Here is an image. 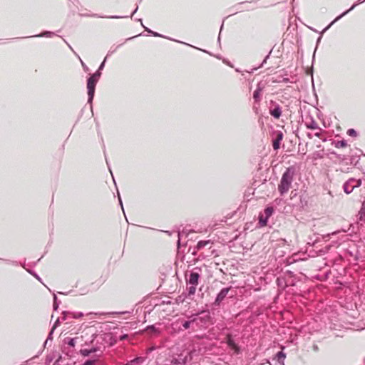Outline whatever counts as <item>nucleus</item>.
Instances as JSON below:
<instances>
[{"label": "nucleus", "instance_id": "1", "mask_svg": "<svg viewBox=\"0 0 365 365\" xmlns=\"http://www.w3.org/2000/svg\"><path fill=\"white\" fill-rule=\"evenodd\" d=\"M107 57H106L103 61L99 66L98 70L91 75L87 80V90H88V103L92 104L95 90L96 84L101 76V71L104 68L106 61Z\"/></svg>", "mask_w": 365, "mask_h": 365}, {"label": "nucleus", "instance_id": "2", "mask_svg": "<svg viewBox=\"0 0 365 365\" xmlns=\"http://www.w3.org/2000/svg\"><path fill=\"white\" fill-rule=\"evenodd\" d=\"M295 172V168L294 166H290L287 168L282 174L280 183L278 185V190L281 195H284L289 191L293 182Z\"/></svg>", "mask_w": 365, "mask_h": 365}, {"label": "nucleus", "instance_id": "3", "mask_svg": "<svg viewBox=\"0 0 365 365\" xmlns=\"http://www.w3.org/2000/svg\"><path fill=\"white\" fill-rule=\"evenodd\" d=\"M200 268L196 267L190 272L185 274L186 283L189 285L187 287L189 296L193 295L195 293L196 287L199 283V279L200 277Z\"/></svg>", "mask_w": 365, "mask_h": 365}, {"label": "nucleus", "instance_id": "4", "mask_svg": "<svg viewBox=\"0 0 365 365\" xmlns=\"http://www.w3.org/2000/svg\"><path fill=\"white\" fill-rule=\"evenodd\" d=\"M197 328L207 324L211 320V316L208 311H202L200 313L193 314Z\"/></svg>", "mask_w": 365, "mask_h": 365}, {"label": "nucleus", "instance_id": "5", "mask_svg": "<svg viewBox=\"0 0 365 365\" xmlns=\"http://www.w3.org/2000/svg\"><path fill=\"white\" fill-rule=\"evenodd\" d=\"M361 180L360 179L349 178L343 185V190L346 194H350L354 188L360 187Z\"/></svg>", "mask_w": 365, "mask_h": 365}, {"label": "nucleus", "instance_id": "6", "mask_svg": "<svg viewBox=\"0 0 365 365\" xmlns=\"http://www.w3.org/2000/svg\"><path fill=\"white\" fill-rule=\"evenodd\" d=\"M181 327L180 329L186 330L190 328H192L193 331L196 330L197 327H196V321L195 319L194 315L192 314L188 317V320H181Z\"/></svg>", "mask_w": 365, "mask_h": 365}, {"label": "nucleus", "instance_id": "7", "mask_svg": "<svg viewBox=\"0 0 365 365\" xmlns=\"http://www.w3.org/2000/svg\"><path fill=\"white\" fill-rule=\"evenodd\" d=\"M272 106L269 108V114L275 119H279L282 115V108L274 101H270Z\"/></svg>", "mask_w": 365, "mask_h": 365}, {"label": "nucleus", "instance_id": "8", "mask_svg": "<svg viewBox=\"0 0 365 365\" xmlns=\"http://www.w3.org/2000/svg\"><path fill=\"white\" fill-rule=\"evenodd\" d=\"M346 232V230H338V231L332 232L331 234V235H332V236L341 235L340 237H338V239L336 241H334V240L332 241V243H333L332 245H336L337 246H339L341 243L348 241L349 240V235L344 234ZM329 236H330V235H327V237H329Z\"/></svg>", "mask_w": 365, "mask_h": 365}, {"label": "nucleus", "instance_id": "9", "mask_svg": "<svg viewBox=\"0 0 365 365\" xmlns=\"http://www.w3.org/2000/svg\"><path fill=\"white\" fill-rule=\"evenodd\" d=\"M103 351V346H98L97 344H93L90 349H81L80 350V354L83 356H88L91 354H94L97 352L102 353Z\"/></svg>", "mask_w": 365, "mask_h": 365}, {"label": "nucleus", "instance_id": "10", "mask_svg": "<svg viewBox=\"0 0 365 365\" xmlns=\"http://www.w3.org/2000/svg\"><path fill=\"white\" fill-rule=\"evenodd\" d=\"M274 212V209L272 207H267L264 210V214L259 215V224L260 226H265L267 222L268 218L272 215Z\"/></svg>", "mask_w": 365, "mask_h": 365}, {"label": "nucleus", "instance_id": "11", "mask_svg": "<svg viewBox=\"0 0 365 365\" xmlns=\"http://www.w3.org/2000/svg\"><path fill=\"white\" fill-rule=\"evenodd\" d=\"M365 1V0H358L355 4H354L349 9L346 10V11L343 12L341 14L338 16L333 21H331L326 28L324 29V31L328 30L331 25H333L335 22L339 21L341 18H342L344 16L347 14L349 11L353 10L358 4H362Z\"/></svg>", "mask_w": 365, "mask_h": 365}, {"label": "nucleus", "instance_id": "12", "mask_svg": "<svg viewBox=\"0 0 365 365\" xmlns=\"http://www.w3.org/2000/svg\"><path fill=\"white\" fill-rule=\"evenodd\" d=\"M230 287H225L220 290V292L217 294L216 299L215 300L214 304L215 306H219L220 303L225 299L227 297Z\"/></svg>", "mask_w": 365, "mask_h": 365}, {"label": "nucleus", "instance_id": "13", "mask_svg": "<svg viewBox=\"0 0 365 365\" xmlns=\"http://www.w3.org/2000/svg\"><path fill=\"white\" fill-rule=\"evenodd\" d=\"M106 334L97 335L92 341L93 344H97L98 346H103V350L106 348L107 341L106 339Z\"/></svg>", "mask_w": 365, "mask_h": 365}, {"label": "nucleus", "instance_id": "14", "mask_svg": "<svg viewBox=\"0 0 365 365\" xmlns=\"http://www.w3.org/2000/svg\"><path fill=\"white\" fill-rule=\"evenodd\" d=\"M305 126L308 129L315 130V128H319V125L315 121V120L309 116L306 118V121L304 122Z\"/></svg>", "mask_w": 365, "mask_h": 365}, {"label": "nucleus", "instance_id": "15", "mask_svg": "<svg viewBox=\"0 0 365 365\" xmlns=\"http://www.w3.org/2000/svg\"><path fill=\"white\" fill-rule=\"evenodd\" d=\"M226 343L228 345L229 347L234 349L236 352H238L239 351V346L235 342V341L232 339L231 334H227L226 336Z\"/></svg>", "mask_w": 365, "mask_h": 365}, {"label": "nucleus", "instance_id": "16", "mask_svg": "<svg viewBox=\"0 0 365 365\" xmlns=\"http://www.w3.org/2000/svg\"><path fill=\"white\" fill-rule=\"evenodd\" d=\"M283 138V133L281 131H277L276 134V138L273 140L272 146L274 150H278L279 148L280 142Z\"/></svg>", "mask_w": 365, "mask_h": 365}, {"label": "nucleus", "instance_id": "17", "mask_svg": "<svg viewBox=\"0 0 365 365\" xmlns=\"http://www.w3.org/2000/svg\"><path fill=\"white\" fill-rule=\"evenodd\" d=\"M63 317H61L63 321H65L67 318V315H71L73 319H78L83 316V313L82 312H63Z\"/></svg>", "mask_w": 365, "mask_h": 365}, {"label": "nucleus", "instance_id": "18", "mask_svg": "<svg viewBox=\"0 0 365 365\" xmlns=\"http://www.w3.org/2000/svg\"><path fill=\"white\" fill-rule=\"evenodd\" d=\"M145 330L147 331H148L151 334H159L160 332L159 328L156 327L155 324L148 326L146 327Z\"/></svg>", "mask_w": 365, "mask_h": 365}, {"label": "nucleus", "instance_id": "19", "mask_svg": "<svg viewBox=\"0 0 365 365\" xmlns=\"http://www.w3.org/2000/svg\"><path fill=\"white\" fill-rule=\"evenodd\" d=\"M55 35L54 32L46 31L39 34L31 36V37H47L51 38Z\"/></svg>", "mask_w": 365, "mask_h": 365}, {"label": "nucleus", "instance_id": "20", "mask_svg": "<svg viewBox=\"0 0 365 365\" xmlns=\"http://www.w3.org/2000/svg\"><path fill=\"white\" fill-rule=\"evenodd\" d=\"M332 145H334V147H336L337 148H341L346 147L347 145V143L345 140H334V141H333Z\"/></svg>", "mask_w": 365, "mask_h": 365}, {"label": "nucleus", "instance_id": "21", "mask_svg": "<svg viewBox=\"0 0 365 365\" xmlns=\"http://www.w3.org/2000/svg\"><path fill=\"white\" fill-rule=\"evenodd\" d=\"M77 340H78V337H75V338H66L64 339V342H65V344H67L69 346L74 347Z\"/></svg>", "mask_w": 365, "mask_h": 365}, {"label": "nucleus", "instance_id": "22", "mask_svg": "<svg viewBox=\"0 0 365 365\" xmlns=\"http://www.w3.org/2000/svg\"><path fill=\"white\" fill-rule=\"evenodd\" d=\"M276 357L277 359V361L278 362L282 364V365H284V359L286 358V354L285 353H284L282 351H279L277 354H276Z\"/></svg>", "mask_w": 365, "mask_h": 365}, {"label": "nucleus", "instance_id": "23", "mask_svg": "<svg viewBox=\"0 0 365 365\" xmlns=\"http://www.w3.org/2000/svg\"><path fill=\"white\" fill-rule=\"evenodd\" d=\"M272 50H270V51L268 53V54L265 56L264 59L263 60V61L262 62V63L258 66V67H256V68H253L251 71H247L248 73H252L254 71H256L259 68H261L266 63H267V59L269 58V56L272 53Z\"/></svg>", "mask_w": 365, "mask_h": 365}, {"label": "nucleus", "instance_id": "24", "mask_svg": "<svg viewBox=\"0 0 365 365\" xmlns=\"http://www.w3.org/2000/svg\"><path fill=\"white\" fill-rule=\"evenodd\" d=\"M261 91L255 90L253 93V98L255 103H259L261 101Z\"/></svg>", "mask_w": 365, "mask_h": 365}, {"label": "nucleus", "instance_id": "25", "mask_svg": "<svg viewBox=\"0 0 365 365\" xmlns=\"http://www.w3.org/2000/svg\"><path fill=\"white\" fill-rule=\"evenodd\" d=\"M91 16L98 17V18H110V19H120V18H127L128 16H101L98 14H92Z\"/></svg>", "mask_w": 365, "mask_h": 365}, {"label": "nucleus", "instance_id": "26", "mask_svg": "<svg viewBox=\"0 0 365 365\" xmlns=\"http://www.w3.org/2000/svg\"><path fill=\"white\" fill-rule=\"evenodd\" d=\"M267 82L264 81H260L257 84L256 90L262 91L267 86Z\"/></svg>", "mask_w": 365, "mask_h": 365}, {"label": "nucleus", "instance_id": "27", "mask_svg": "<svg viewBox=\"0 0 365 365\" xmlns=\"http://www.w3.org/2000/svg\"><path fill=\"white\" fill-rule=\"evenodd\" d=\"M145 361V357L138 356L133 359L130 362L132 364H141Z\"/></svg>", "mask_w": 365, "mask_h": 365}, {"label": "nucleus", "instance_id": "28", "mask_svg": "<svg viewBox=\"0 0 365 365\" xmlns=\"http://www.w3.org/2000/svg\"><path fill=\"white\" fill-rule=\"evenodd\" d=\"M207 244H209V241H203V240L199 241L197 244V248L198 250H200V249L203 248L204 247H205Z\"/></svg>", "mask_w": 365, "mask_h": 365}, {"label": "nucleus", "instance_id": "29", "mask_svg": "<svg viewBox=\"0 0 365 365\" xmlns=\"http://www.w3.org/2000/svg\"><path fill=\"white\" fill-rule=\"evenodd\" d=\"M59 304H60V302L58 301V298H57L56 295L54 294H53V304L54 310L58 309Z\"/></svg>", "mask_w": 365, "mask_h": 365}, {"label": "nucleus", "instance_id": "30", "mask_svg": "<svg viewBox=\"0 0 365 365\" xmlns=\"http://www.w3.org/2000/svg\"><path fill=\"white\" fill-rule=\"evenodd\" d=\"M360 214V220H362L364 217H365V201L362 204V207L359 212Z\"/></svg>", "mask_w": 365, "mask_h": 365}, {"label": "nucleus", "instance_id": "31", "mask_svg": "<svg viewBox=\"0 0 365 365\" xmlns=\"http://www.w3.org/2000/svg\"><path fill=\"white\" fill-rule=\"evenodd\" d=\"M331 154L335 155L336 157L341 161L348 160V158L345 155L337 154L335 152L331 153Z\"/></svg>", "mask_w": 365, "mask_h": 365}, {"label": "nucleus", "instance_id": "32", "mask_svg": "<svg viewBox=\"0 0 365 365\" xmlns=\"http://www.w3.org/2000/svg\"><path fill=\"white\" fill-rule=\"evenodd\" d=\"M273 82L274 83H282V82L288 83V82H289V79L288 78L279 77L277 79L273 80Z\"/></svg>", "mask_w": 365, "mask_h": 365}, {"label": "nucleus", "instance_id": "33", "mask_svg": "<svg viewBox=\"0 0 365 365\" xmlns=\"http://www.w3.org/2000/svg\"><path fill=\"white\" fill-rule=\"evenodd\" d=\"M347 134L349 135V136H352V137H356L357 136V132L353 129V128H350L347 130Z\"/></svg>", "mask_w": 365, "mask_h": 365}, {"label": "nucleus", "instance_id": "34", "mask_svg": "<svg viewBox=\"0 0 365 365\" xmlns=\"http://www.w3.org/2000/svg\"><path fill=\"white\" fill-rule=\"evenodd\" d=\"M0 259L4 260L6 263L12 264V265H14V266H17L19 264V262L17 261H13V260H9V259H1V258H0Z\"/></svg>", "mask_w": 365, "mask_h": 365}, {"label": "nucleus", "instance_id": "35", "mask_svg": "<svg viewBox=\"0 0 365 365\" xmlns=\"http://www.w3.org/2000/svg\"><path fill=\"white\" fill-rule=\"evenodd\" d=\"M137 21H140V24H141L142 26L145 29V31H147L148 33H149V34H152V32H153V31H152V30H150V29H148V28L145 27V26L143 24V21H142V19H137Z\"/></svg>", "mask_w": 365, "mask_h": 365}, {"label": "nucleus", "instance_id": "36", "mask_svg": "<svg viewBox=\"0 0 365 365\" xmlns=\"http://www.w3.org/2000/svg\"><path fill=\"white\" fill-rule=\"evenodd\" d=\"M27 272H29L31 274H32L34 277H35L38 281H41L40 277L34 271L31 269H27Z\"/></svg>", "mask_w": 365, "mask_h": 365}, {"label": "nucleus", "instance_id": "37", "mask_svg": "<svg viewBox=\"0 0 365 365\" xmlns=\"http://www.w3.org/2000/svg\"><path fill=\"white\" fill-rule=\"evenodd\" d=\"M315 130H317V132H316L314 133V135L318 138H321L322 133V129L320 127H319V128H315Z\"/></svg>", "mask_w": 365, "mask_h": 365}, {"label": "nucleus", "instance_id": "38", "mask_svg": "<svg viewBox=\"0 0 365 365\" xmlns=\"http://www.w3.org/2000/svg\"><path fill=\"white\" fill-rule=\"evenodd\" d=\"M184 234H185V232L184 231V230H182V231H178V245H180V239H181L182 236Z\"/></svg>", "mask_w": 365, "mask_h": 365}, {"label": "nucleus", "instance_id": "39", "mask_svg": "<svg viewBox=\"0 0 365 365\" xmlns=\"http://www.w3.org/2000/svg\"><path fill=\"white\" fill-rule=\"evenodd\" d=\"M59 324H60V319H59V318H58V319H56V321L55 322V323H54V324H53V327H52L53 330H54V329H56V328L59 325Z\"/></svg>", "mask_w": 365, "mask_h": 365}, {"label": "nucleus", "instance_id": "40", "mask_svg": "<svg viewBox=\"0 0 365 365\" xmlns=\"http://www.w3.org/2000/svg\"><path fill=\"white\" fill-rule=\"evenodd\" d=\"M156 349V346H153L148 349H147L146 350V354H148L149 353L152 352L153 351L155 350Z\"/></svg>", "mask_w": 365, "mask_h": 365}, {"label": "nucleus", "instance_id": "41", "mask_svg": "<svg viewBox=\"0 0 365 365\" xmlns=\"http://www.w3.org/2000/svg\"><path fill=\"white\" fill-rule=\"evenodd\" d=\"M326 31H324V30L321 32L320 34V36L317 38V46L319 45V43H320V41L322 39V34L325 32Z\"/></svg>", "mask_w": 365, "mask_h": 365}, {"label": "nucleus", "instance_id": "42", "mask_svg": "<svg viewBox=\"0 0 365 365\" xmlns=\"http://www.w3.org/2000/svg\"><path fill=\"white\" fill-rule=\"evenodd\" d=\"M152 35H153V36H157V37H163V38H165V36H163V35H161V34H158V33H157V32H155V31H153V32H152Z\"/></svg>", "mask_w": 365, "mask_h": 365}, {"label": "nucleus", "instance_id": "43", "mask_svg": "<svg viewBox=\"0 0 365 365\" xmlns=\"http://www.w3.org/2000/svg\"><path fill=\"white\" fill-rule=\"evenodd\" d=\"M53 329H52L51 330V331L49 332V334H48V338H47V339H46V342H47V341H48V339H52V334H53Z\"/></svg>", "mask_w": 365, "mask_h": 365}, {"label": "nucleus", "instance_id": "44", "mask_svg": "<svg viewBox=\"0 0 365 365\" xmlns=\"http://www.w3.org/2000/svg\"><path fill=\"white\" fill-rule=\"evenodd\" d=\"M127 338H128V335H127V334H123V335H120V336H119V339H120V341H123V340H124V339H127Z\"/></svg>", "mask_w": 365, "mask_h": 365}, {"label": "nucleus", "instance_id": "45", "mask_svg": "<svg viewBox=\"0 0 365 365\" xmlns=\"http://www.w3.org/2000/svg\"><path fill=\"white\" fill-rule=\"evenodd\" d=\"M255 1H244V2H241L239 4V6L240 5H245V4H255Z\"/></svg>", "mask_w": 365, "mask_h": 365}, {"label": "nucleus", "instance_id": "46", "mask_svg": "<svg viewBox=\"0 0 365 365\" xmlns=\"http://www.w3.org/2000/svg\"><path fill=\"white\" fill-rule=\"evenodd\" d=\"M80 61H81V65H82L83 69L85 71H87L88 69V67L86 66V64L83 63V61L81 59H80Z\"/></svg>", "mask_w": 365, "mask_h": 365}, {"label": "nucleus", "instance_id": "47", "mask_svg": "<svg viewBox=\"0 0 365 365\" xmlns=\"http://www.w3.org/2000/svg\"><path fill=\"white\" fill-rule=\"evenodd\" d=\"M118 199H119L120 205V206H121V207H122V210H123V202H122V200H121V198H120V194H119V192H118Z\"/></svg>", "mask_w": 365, "mask_h": 365}, {"label": "nucleus", "instance_id": "48", "mask_svg": "<svg viewBox=\"0 0 365 365\" xmlns=\"http://www.w3.org/2000/svg\"><path fill=\"white\" fill-rule=\"evenodd\" d=\"M64 42L68 45V48L73 52L75 53V51H73V48L71 47V46L65 40L63 39Z\"/></svg>", "mask_w": 365, "mask_h": 365}, {"label": "nucleus", "instance_id": "49", "mask_svg": "<svg viewBox=\"0 0 365 365\" xmlns=\"http://www.w3.org/2000/svg\"><path fill=\"white\" fill-rule=\"evenodd\" d=\"M138 6H136V8L135 9V10H134V11L132 12V14H130V17H132V16L134 15V14H135V13H136V11H138Z\"/></svg>", "mask_w": 365, "mask_h": 365}, {"label": "nucleus", "instance_id": "50", "mask_svg": "<svg viewBox=\"0 0 365 365\" xmlns=\"http://www.w3.org/2000/svg\"><path fill=\"white\" fill-rule=\"evenodd\" d=\"M222 27H223V23H222V25H221L220 31H222ZM220 32H221V31H220ZM217 41H218V42H219V43H220V34H219V36H218V39H217Z\"/></svg>", "mask_w": 365, "mask_h": 365}, {"label": "nucleus", "instance_id": "51", "mask_svg": "<svg viewBox=\"0 0 365 365\" xmlns=\"http://www.w3.org/2000/svg\"><path fill=\"white\" fill-rule=\"evenodd\" d=\"M115 51V49H110L109 50L107 56H109V55H111L112 53H113Z\"/></svg>", "mask_w": 365, "mask_h": 365}, {"label": "nucleus", "instance_id": "52", "mask_svg": "<svg viewBox=\"0 0 365 365\" xmlns=\"http://www.w3.org/2000/svg\"><path fill=\"white\" fill-rule=\"evenodd\" d=\"M307 136L309 139H312V135L311 133H308L307 134Z\"/></svg>", "mask_w": 365, "mask_h": 365}, {"label": "nucleus", "instance_id": "53", "mask_svg": "<svg viewBox=\"0 0 365 365\" xmlns=\"http://www.w3.org/2000/svg\"><path fill=\"white\" fill-rule=\"evenodd\" d=\"M317 241H318V238L313 241L312 245H314Z\"/></svg>", "mask_w": 365, "mask_h": 365}, {"label": "nucleus", "instance_id": "54", "mask_svg": "<svg viewBox=\"0 0 365 365\" xmlns=\"http://www.w3.org/2000/svg\"><path fill=\"white\" fill-rule=\"evenodd\" d=\"M245 9H246V10H250V9H251V8H250V7H248V6H246V7H245Z\"/></svg>", "mask_w": 365, "mask_h": 365}, {"label": "nucleus", "instance_id": "55", "mask_svg": "<svg viewBox=\"0 0 365 365\" xmlns=\"http://www.w3.org/2000/svg\"><path fill=\"white\" fill-rule=\"evenodd\" d=\"M179 42H180V43H185H185H183V42H181V41H179ZM186 45H187V46H191V45H190L189 43H186Z\"/></svg>", "mask_w": 365, "mask_h": 365}, {"label": "nucleus", "instance_id": "56", "mask_svg": "<svg viewBox=\"0 0 365 365\" xmlns=\"http://www.w3.org/2000/svg\"><path fill=\"white\" fill-rule=\"evenodd\" d=\"M235 71H236L237 72H240V69H238V68H236V69H235Z\"/></svg>", "mask_w": 365, "mask_h": 365}, {"label": "nucleus", "instance_id": "57", "mask_svg": "<svg viewBox=\"0 0 365 365\" xmlns=\"http://www.w3.org/2000/svg\"><path fill=\"white\" fill-rule=\"evenodd\" d=\"M133 38V37H132V38H127V39H126V41L130 40V39H132Z\"/></svg>", "mask_w": 365, "mask_h": 365}, {"label": "nucleus", "instance_id": "58", "mask_svg": "<svg viewBox=\"0 0 365 365\" xmlns=\"http://www.w3.org/2000/svg\"><path fill=\"white\" fill-rule=\"evenodd\" d=\"M192 48H195V49H197V47L195 46H192Z\"/></svg>", "mask_w": 365, "mask_h": 365}, {"label": "nucleus", "instance_id": "59", "mask_svg": "<svg viewBox=\"0 0 365 365\" xmlns=\"http://www.w3.org/2000/svg\"><path fill=\"white\" fill-rule=\"evenodd\" d=\"M192 48H195V49H197V47L195 46H192Z\"/></svg>", "mask_w": 365, "mask_h": 365}, {"label": "nucleus", "instance_id": "60", "mask_svg": "<svg viewBox=\"0 0 365 365\" xmlns=\"http://www.w3.org/2000/svg\"><path fill=\"white\" fill-rule=\"evenodd\" d=\"M192 48H195V49H197V47L195 46H192Z\"/></svg>", "mask_w": 365, "mask_h": 365}, {"label": "nucleus", "instance_id": "61", "mask_svg": "<svg viewBox=\"0 0 365 365\" xmlns=\"http://www.w3.org/2000/svg\"><path fill=\"white\" fill-rule=\"evenodd\" d=\"M200 50L202 51L203 52H206L207 53V51L205 50H202V49H200Z\"/></svg>", "mask_w": 365, "mask_h": 365}]
</instances>
